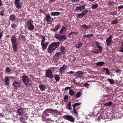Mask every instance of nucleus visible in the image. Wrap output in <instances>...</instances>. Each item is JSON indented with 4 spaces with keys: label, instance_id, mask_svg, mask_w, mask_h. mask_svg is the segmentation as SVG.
Segmentation results:
<instances>
[{
    "label": "nucleus",
    "instance_id": "nucleus-24",
    "mask_svg": "<svg viewBox=\"0 0 123 123\" xmlns=\"http://www.w3.org/2000/svg\"><path fill=\"white\" fill-rule=\"evenodd\" d=\"M9 19L11 21L13 20L16 18V16L14 14L10 15L9 17Z\"/></svg>",
    "mask_w": 123,
    "mask_h": 123
},
{
    "label": "nucleus",
    "instance_id": "nucleus-19",
    "mask_svg": "<svg viewBox=\"0 0 123 123\" xmlns=\"http://www.w3.org/2000/svg\"><path fill=\"white\" fill-rule=\"evenodd\" d=\"M21 83L19 82L14 81L12 83L13 85L15 87H18L21 85Z\"/></svg>",
    "mask_w": 123,
    "mask_h": 123
},
{
    "label": "nucleus",
    "instance_id": "nucleus-57",
    "mask_svg": "<svg viewBox=\"0 0 123 123\" xmlns=\"http://www.w3.org/2000/svg\"><path fill=\"white\" fill-rule=\"evenodd\" d=\"M87 37L86 35H85L83 36L82 38V40L85 39V38Z\"/></svg>",
    "mask_w": 123,
    "mask_h": 123
},
{
    "label": "nucleus",
    "instance_id": "nucleus-28",
    "mask_svg": "<svg viewBox=\"0 0 123 123\" xmlns=\"http://www.w3.org/2000/svg\"><path fill=\"white\" fill-rule=\"evenodd\" d=\"M66 50V49L64 47L62 46H61V50L62 54H65Z\"/></svg>",
    "mask_w": 123,
    "mask_h": 123
},
{
    "label": "nucleus",
    "instance_id": "nucleus-3",
    "mask_svg": "<svg viewBox=\"0 0 123 123\" xmlns=\"http://www.w3.org/2000/svg\"><path fill=\"white\" fill-rule=\"evenodd\" d=\"M50 113L54 114L55 116H53L52 118H48V119L51 121L52 122L54 121L55 120V121H57V120H56L55 118L57 117V116L60 115V112L57 111L56 110H53L52 109H50ZM48 120V119H47Z\"/></svg>",
    "mask_w": 123,
    "mask_h": 123
},
{
    "label": "nucleus",
    "instance_id": "nucleus-38",
    "mask_svg": "<svg viewBox=\"0 0 123 123\" xmlns=\"http://www.w3.org/2000/svg\"><path fill=\"white\" fill-rule=\"evenodd\" d=\"M40 37L41 38H43L41 41V43H44V42L45 41V38L44 36L41 35Z\"/></svg>",
    "mask_w": 123,
    "mask_h": 123
},
{
    "label": "nucleus",
    "instance_id": "nucleus-21",
    "mask_svg": "<svg viewBox=\"0 0 123 123\" xmlns=\"http://www.w3.org/2000/svg\"><path fill=\"white\" fill-rule=\"evenodd\" d=\"M77 35V32H72L69 33L68 34V36L69 37H73L75 35Z\"/></svg>",
    "mask_w": 123,
    "mask_h": 123
},
{
    "label": "nucleus",
    "instance_id": "nucleus-14",
    "mask_svg": "<svg viewBox=\"0 0 123 123\" xmlns=\"http://www.w3.org/2000/svg\"><path fill=\"white\" fill-rule=\"evenodd\" d=\"M24 113L23 112V108L20 107L17 110V113L18 115L20 116H22L23 113Z\"/></svg>",
    "mask_w": 123,
    "mask_h": 123
},
{
    "label": "nucleus",
    "instance_id": "nucleus-47",
    "mask_svg": "<svg viewBox=\"0 0 123 123\" xmlns=\"http://www.w3.org/2000/svg\"><path fill=\"white\" fill-rule=\"evenodd\" d=\"M19 119L20 121L21 122L23 123H25V119L24 118V117H20Z\"/></svg>",
    "mask_w": 123,
    "mask_h": 123
},
{
    "label": "nucleus",
    "instance_id": "nucleus-43",
    "mask_svg": "<svg viewBox=\"0 0 123 123\" xmlns=\"http://www.w3.org/2000/svg\"><path fill=\"white\" fill-rule=\"evenodd\" d=\"M118 23V20L116 19L112 21L111 24H117Z\"/></svg>",
    "mask_w": 123,
    "mask_h": 123
},
{
    "label": "nucleus",
    "instance_id": "nucleus-15",
    "mask_svg": "<svg viewBox=\"0 0 123 123\" xmlns=\"http://www.w3.org/2000/svg\"><path fill=\"white\" fill-rule=\"evenodd\" d=\"M66 119L72 122H74V120L73 117L70 115L67 116Z\"/></svg>",
    "mask_w": 123,
    "mask_h": 123
},
{
    "label": "nucleus",
    "instance_id": "nucleus-36",
    "mask_svg": "<svg viewBox=\"0 0 123 123\" xmlns=\"http://www.w3.org/2000/svg\"><path fill=\"white\" fill-rule=\"evenodd\" d=\"M69 95L71 96H73L74 95V92L72 89H70L69 92Z\"/></svg>",
    "mask_w": 123,
    "mask_h": 123
},
{
    "label": "nucleus",
    "instance_id": "nucleus-64",
    "mask_svg": "<svg viewBox=\"0 0 123 123\" xmlns=\"http://www.w3.org/2000/svg\"><path fill=\"white\" fill-rule=\"evenodd\" d=\"M118 9L123 8V5L122 6H118Z\"/></svg>",
    "mask_w": 123,
    "mask_h": 123
},
{
    "label": "nucleus",
    "instance_id": "nucleus-6",
    "mask_svg": "<svg viewBox=\"0 0 123 123\" xmlns=\"http://www.w3.org/2000/svg\"><path fill=\"white\" fill-rule=\"evenodd\" d=\"M45 76L46 77L49 78L51 79H52L54 77L53 75L52 74V71L49 70L46 71Z\"/></svg>",
    "mask_w": 123,
    "mask_h": 123
},
{
    "label": "nucleus",
    "instance_id": "nucleus-60",
    "mask_svg": "<svg viewBox=\"0 0 123 123\" xmlns=\"http://www.w3.org/2000/svg\"><path fill=\"white\" fill-rule=\"evenodd\" d=\"M70 87H67L65 88V90L66 91H67L68 89H70Z\"/></svg>",
    "mask_w": 123,
    "mask_h": 123
},
{
    "label": "nucleus",
    "instance_id": "nucleus-13",
    "mask_svg": "<svg viewBox=\"0 0 123 123\" xmlns=\"http://www.w3.org/2000/svg\"><path fill=\"white\" fill-rule=\"evenodd\" d=\"M85 5H83L80 6H77L76 7V11L77 12H81L82 10L85 9Z\"/></svg>",
    "mask_w": 123,
    "mask_h": 123
},
{
    "label": "nucleus",
    "instance_id": "nucleus-37",
    "mask_svg": "<svg viewBox=\"0 0 123 123\" xmlns=\"http://www.w3.org/2000/svg\"><path fill=\"white\" fill-rule=\"evenodd\" d=\"M18 25V24L17 23L16 24L15 23H13L11 24V27L14 29H15V28L16 27L17 25Z\"/></svg>",
    "mask_w": 123,
    "mask_h": 123
},
{
    "label": "nucleus",
    "instance_id": "nucleus-10",
    "mask_svg": "<svg viewBox=\"0 0 123 123\" xmlns=\"http://www.w3.org/2000/svg\"><path fill=\"white\" fill-rule=\"evenodd\" d=\"M61 55L60 52H57L54 56L53 60L55 62L58 59L61 57Z\"/></svg>",
    "mask_w": 123,
    "mask_h": 123
},
{
    "label": "nucleus",
    "instance_id": "nucleus-9",
    "mask_svg": "<svg viewBox=\"0 0 123 123\" xmlns=\"http://www.w3.org/2000/svg\"><path fill=\"white\" fill-rule=\"evenodd\" d=\"M112 36L111 35H110L106 40V42L107 43V46H109L111 44L112 42Z\"/></svg>",
    "mask_w": 123,
    "mask_h": 123
},
{
    "label": "nucleus",
    "instance_id": "nucleus-18",
    "mask_svg": "<svg viewBox=\"0 0 123 123\" xmlns=\"http://www.w3.org/2000/svg\"><path fill=\"white\" fill-rule=\"evenodd\" d=\"M61 26L60 25H56L55 26V28H52L50 30L53 31L55 32L57 31L61 27Z\"/></svg>",
    "mask_w": 123,
    "mask_h": 123
},
{
    "label": "nucleus",
    "instance_id": "nucleus-1",
    "mask_svg": "<svg viewBox=\"0 0 123 123\" xmlns=\"http://www.w3.org/2000/svg\"><path fill=\"white\" fill-rule=\"evenodd\" d=\"M60 43L59 42H54L52 43L48 46V51L49 53L51 54L54 51L58 48Z\"/></svg>",
    "mask_w": 123,
    "mask_h": 123
},
{
    "label": "nucleus",
    "instance_id": "nucleus-7",
    "mask_svg": "<svg viewBox=\"0 0 123 123\" xmlns=\"http://www.w3.org/2000/svg\"><path fill=\"white\" fill-rule=\"evenodd\" d=\"M81 104V103H74L73 105V111L74 112L76 115H78V114L77 111L78 110V106L76 107V106L80 105Z\"/></svg>",
    "mask_w": 123,
    "mask_h": 123
},
{
    "label": "nucleus",
    "instance_id": "nucleus-58",
    "mask_svg": "<svg viewBox=\"0 0 123 123\" xmlns=\"http://www.w3.org/2000/svg\"><path fill=\"white\" fill-rule=\"evenodd\" d=\"M116 12H111V13L110 14V15H114V14H116Z\"/></svg>",
    "mask_w": 123,
    "mask_h": 123
},
{
    "label": "nucleus",
    "instance_id": "nucleus-50",
    "mask_svg": "<svg viewBox=\"0 0 123 123\" xmlns=\"http://www.w3.org/2000/svg\"><path fill=\"white\" fill-rule=\"evenodd\" d=\"M74 72L73 71H71L68 72H67V74H69V75L72 74H74Z\"/></svg>",
    "mask_w": 123,
    "mask_h": 123
},
{
    "label": "nucleus",
    "instance_id": "nucleus-41",
    "mask_svg": "<svg viewBox=\"0 0 123 123\" xmlns=\"http://www.w3.org/2000/svg\"><path fill=\"white\" fill-rule=\"evenodd\" d=\"M108 80L111 84H113L114 83V81L113 79L109 78Z\"/></svg>",
    "mask_w": 123,
    "mask_h": 123
},
{
    "label": "nucleus",
    "instance_id": "nucleus-35",
    "mask_svg": "<svg viewBox=\"0 0 123 123\" xmlns=\"http://www.w3.org/2000/svg\"><path fill=\"white\" fill-rule=\"evenodd\" d=\"M65 70L64 69L61 67L60 69V72L61 74H64L65 72Z\"/></svg>",
    "mask_w": 123,
    "mask_h": 123
},
{
    "label": "nucleus",
    "instance_id": "nucleus-31",
    "mask_svg": "<svg viewBox=\"0 0 123 123\" xmlns=\"http://www.w3.org/2000/svg\"><path fill=\"white\" fill-rule=\"evenodd\" d=\"M103 72H104V71L105 70L108 75H109L110 74V71L108 68H103Z\"/></svg>",
    "mask_w": 123,
    "mask_h": 123
},
{
    "label": "nucleus",
    "instance_id": "nucleus-2",
    "mask_svg": "<svg viewBox=\"0 0 123 123\" xmlns=\"http://www.w3.org/2000/svg\"><path fill=\"white\" fill-rule=\"evenodd\" d=\"M22 80L26 86L29 87L32 86V81L28 78L27 76L23 75L22 76Z\"/></svg>",
    "mask_w": 123,
    "mask_h": 123
},
{
    "label": "nucleus",
    "instance_id": "nucleus-54",
    "mask_svg": "<svg viewBox=\"0 0 123 123\" xmlns=\"http://www.w3.org/2000/svg\"><path fill=\"white\" fill-rule=\"evenodd\" d=\"M108 6H109L110 5H113V1H110L108 3Z\"/></svg>",
    "mask_w": 123,
    "mask_h": 123
},
{
    "label": "nucleus",
    "instance_id": "nucleus-12",
    "mask_svg": "<svg viewBox=\"0 0 123 123\" xmlns=\"http://www.w3.org/2000/svg\"><path fill=\"white\" fill-rule=\"evenodd\" d=\"M84 75V73L83 72L79 71H77L74 74V76H76L78 77H83Z\"/></svg>",
    "mask_w": 123,
    "mask_h": 123
},
{
    "label": "nucleus",
    "instance_id": "nucleus-52",
    "mask_svg": "<svg viewBox=\"0 0 123 123\" xmlns=\"http://www.w3.org/2000/svg\"><path fill=\"white\" fill-rule=\"evenodd\" d=\"M76 78H74V79L73 80V83L74 84H75L76 85H78L79 84V83H76L75 82L76 80H75V79Z\"/></svg>",
    "mask_w": 123,
    "mask_h": 123
},
{
    "label": "nucleus",
    "instance_id": "nucleus-46",
    "mask_svg": "<svg viewBox=\"0 0 123 123\" xmlns=\"http://www.w3.org/2000/svg\"><path fill=\"white\" fill-rule=\"evenodd\" d=\"M60 35L59 34H55L54 37L55 38L59 40Z\"/></svg>",
    "mask_w": 123,
    "mask_h": 123
},
{
    "label": "nucleus",
    "instance_id": "nucleus-61",
    "mask_svg": "<svg viewBox=\"0 0 123 123\" xmlns=\"http://www.w3.org/2000/svg\"><path fill=\"white\" fill-rule=\"evenodd\" d=\"M67 66L66 65H63V66L61 67L62 68L64 69H65L67 68Z\"/></svg>",
    "mask_w": 123,
    "mask_h": 123
},
{
    "label": "nucleus",
    "instance_id": "nucleus-33",
    "mask_svg": "<svg viewBox=\"0 0 123 123\" xmlns=\"http://www.w3.org/2000/svg\"><path fill=\"white\" fill-rule=\"evenodd\" d=\"M60 77L59 75H56L54 77L55 80L57 82L59 81L60 79Z\"/></svg>",
    "mask_w": 123,
    "mask_h": 123
},
{
    "label": "nucleus",
    "instance_id": "nucleus-29",
    "mask_svg": "<svg viewBox=\"0 0 123 123\" xmlns=\"http://www.w3.org/2000/svg\"><path fill=\"white\" fill-rule=\"evenodd\" d=\"M67 106L68 109L69 110H72V108L71 107V102L70 101L69 102L68 104L67 105Z\"/></svg>",
    "mask_w": 123,
    "mask_h": 123
},
{
    "label": "nucleus",
    "instance_id": "nucleus-8",
    "mask_svg": "<svg viewBox=\"0 0 123 123\" xmlns=\"http://www.w3.org/2000/svg\"><path fill=\"white\" fill-rule=\"evenodd\" d=\"M27 27L28 29L30 31H32L34 28V25L32 24L30 20H29L27 22Z\"/></svg>",
    "mask_w": 123,
    "mask_h": 123
},
{
    "label": "nucleus",
    "instance_id": "nucleus-25",
    "mask_svg": "<svg viewBox=\"0 0 123 123\" xmlns=\"http://www.w3.org/2000/svg\"><path fill=\"white\" fill-rule=\"evenodd\" d=\"M5 81L6 85H8L9 84L10 82L9 81V77L8 76H6L5 77Z\"/></svg>",
    "mask_w": 123,
    "mask_h": 123
},
{
    "label": "nucleus",
    "instance_id": "nucleus-39",
    "mask_svg": "<svg viewBox=\"0 0 123 123\" xmlns=\"http://www.w3.org/2000/svg\"><path fill=\"white\" fill-rule=\"evenodd\" d=\"M15 3V4L16 7L18 8H20L21 7V5L19 4V3Z\"/></svg>",
    "mask_w": 123,
    "mask_h": 123
},
{
    "label": "nucleus",
    "instance_id": "nucleus-59",
    "mask_svg": "<svg viewBox=\"0 0 123 123\" xmlns=\"http://www.w3.org/2000/svg\"><path fill=\"white\" fill-rule=\"evenodd\" d=\"M119 51L121 53H123V47H121L119 50Z\"/></svg>",
    "mask_w": 123,
    "mask_h": 123
},
{
    "label": "nucleus",
    "instance_id": "nucleus-62",
    "mask_svg": "<svg viewBox=\"0 0 123 123\" xmlns=\"http://www.w3.org/2000/svg\"><path fill=\"white\" fill-rule=\"evenodd\" d=\"M71 1L72 2H80V1L79 0H71Z\"/></svg>",
    "mask_w": 123,
    "mask_h": 123
},
{
    "label": "nucleus",
    "instance_id": "nucleus-42",
    "mask_svg": "<svg viewBox=\"0 0 123 123\" xmlns=\"http://www.w3.org/2000/svg\"><path fill=\"white\" fill-rule=\"evenodd\" d=\"M81 27L86 29H87L88 28V26L84 24L81 25Z\"/></svg>",
    "mask_w": 123,
    "mask_h": 123
},
{
    "label": "nucleus",
    "instance_id": "nucleus-56",
    "mask_svg": "<svg viewBox=\"0 0 123 123\" xmlns=\"http://www.w3.org/2000/svg\"><path fill=\"white\" fill-rule=\"evenodd\" d=\"M97 47L99 49V50H102V47L101 46L99 45L98 46H97Z\"/></svg>",
    "mask_w": 123,
    "mask_h": 123
},
{
    "label": "nucleus",
    "instance_id": "nucleus-34",
    "mask_svg": "<svg viewBox=\"0 0 123 123\" xmlns=\"http://www.w3.org/2000/svg\"><path fill=\"white\" fill-rule=\"evenodd\" d=\"M98 5L97 4H93L91 6V7L93 9H95L98 7Z\"/></svg>",
    "mask_w": 123,
    "mask_h": 123
},
{
    "label": "nucleus",
    "instance_id": "nucleus-48",
    "mask_svg": "<svg viewBox=\"0 0 123 123\" xmlns=\"http://www.w3.org/2000/svg\"><path fill=\"white\" fill-rule=\"evenodd\" d=\"M5 14L4 13V11L3 10H2L0 12V15L1 17L4 16Z\"/></svg>",
    "mask_w": 123,
    "mask_h": 123
},
{
    "label": "nucleus",
    "instance_id": "nucleus-63",
    "mask_svg": "<svg viewBox=\"0 0 123 123\" xmlns=\"http://www.w3.org/2000/svg\"><path fill=\"white\" fill-rule=\"evenodd\" d=\"M20 37L21 39H24L25 38V37L24 36H20Z\"/></svg>",
    "mask_w": 123,
    "mask_h": 123
},
{
    "label": "nucleus",
    "instance_id": "nucleus-53",
    "mask_svg": "<svg viewBox=\"0 0 123 123\" xmlns=\"http://www.w3.org/2000/svg\"><path fill=\"white\" fill-rule=\"evenodd\" d=\"M68 96L67 95H66L64 97V99L65 101H67L68 99Z\"/></svg>",
    "mask_w": 123,
    "mask_h": 123
},
{
    "label": "nucleus",
    "instance_id": "nucleus-11",
    "mask_svg": "<svg viewBox=\"0 0 123 123\" xmlns=\"http://www.w3.org/2000/svg\"><path fill=\"white\" fill-rule=\"evenodd\" d=\"M47 23L48 24H50V23L53 20V19L50 17L49 14L47 15L45 18Z\"/></svg>",
    "mask_w": 123,
    "mask_h": 123
},
{
    "label": "nucleus",
    "instance_id": "nucleus-51",
    "mask_svg": "<svg viewBox=\"0 0 123 123\" xmlns=\"http://www.w3.org/2000/svg\"><path fill=\"white\" fill-rule=\"evenodd\" d=\"M90 85L88 83H86L84 84V86L86 88H89V86Z\"/></svg>",
    "mask_w": 123,
    "mask_h": 123
},
{
    "label": "nucleus",
    "instance_id": "nucleus-44",
    "mask_svg": "<svg viewBox=\"0 0 123 123\" xmlns=\"http://www.w3.org/2000/svg\"><path fill=\"white\" fill-rule=\"evenodd\" d=\"M83 16L82 15L81 13L78 14L77 16V18L81 19L83 17Z\"/></svg>",
    "mask_w": 123,
    "mask_h": 123
},
{
    "label": "nucleus",
    "instance_id": "nucleus-22",
    "mask_svg": "<svg viewBox=\"0 0 123 123\" xmlns=\"http://www.w3.org/2000/svg\"><path fill=\"white\" fill-rule=\"evenodd\" d=\"M105 64L104 62L103 61L98 62V63H95L96 65L100 67Z\"/></svg>",
    "mask_w": 123,
    "mask_h": 123
},
{
    "label": "nucleus",
    "instance_id": "nucleus-20",
    "mask_svg": "<svg viewBox=\"0 0 123 123\" xmlns=\"http://www.w3.org/2000/svg\"><path fill=\"white\" fill-rule=\"evenodd\" d=\"M66 31V29L65 28L64 26H63L60 31L59 33L61 34H64L65 32Z\"/></svg>",
    "mask_w": 123,
    "mask_h": 123
},
{
    "label": "nucleus",
    "instance_id": "nucleus-17",
    "mask_svg": "<svg viewBox=\"0 0 123 123\" xmlns=\"http://www.w3.org/2000/svg\"><path fill=\"white\" fill-rule=\"evenodd\" d=\"M67 38V37L65 35H60L59 40L60 41H64Z\"/></svg>",
    "mask_w": 123,
    "mask_h": 123
},
{
    "label": "nucleus",
    "instance_id": "nucleus-45",
    "mask_svg": "<svg viewBox=\"0 0 123 123\" xmlns=\"http://www.w3.org/2000/svg\"><path fill=\"white\" fill-rule=\"evenodd\" d=\"M6 70L8 73H9L11 71V68L8 67H7L6 69Z\"/></svg>",
    "mask_w": 123,
    "mask_h": 123
},
{
    "label": "nucleus",
    "instance_id": "nucleus-26",
    "mask_svg": "<svg viewBox=\"0 0 123 123\" xmlns=\"http://www.w3.org/2000/svg\"><path fill=\"white\" fill-rule=\"evenodd\" d=\"M39 88H40L41 90L42 91H43L45 90L46 87L44 85H40L39 86Z\"/></svg>",
    "mask_w": 123,
    "mask_h": 123
},
{
    "label": "nucleus",
    "instance_id": "nucleus-40",
    "mask_svg": "<svg viewBox=\"0 0 123 123\" xmlns=\"http://www.w3.org/2000/svg\"><path fill=\"white\" fill-rule=\"evenodd\" d=\"M112 104V103L111 101H110L107 103L104 104V105H106V106H110Z\"/></svg>",
    "mask_w": 123,
    "mask_h": 123
},
{
    "label": "nucleus",
    "instance_id": "nucleus-4",
    "mask_svg": "<svg viewBox=\"0 0 123 123\" xmlns=\"http://www.w3.org/2000/svg\"><path fill=\"white\" fill-rule=\"evenodd\" d=\"M11 41L12 44L13 50L14 51L16 52L17 50L18 47L16 38L14 36H13L12 37L11 39Z\"/></svg>",
    "mask_w": 123,
    "mask_h": 123
},
{
    "label": "nucleus",
    "instance_id": "nucleus-5",
    "mask_svg": "<svg viewBox=\"0 0 123 123\" xmlns=\"http://www.w3.org/2000/svg\"><path fill=\"white\" fill-rule=\"evenodd\" d=\"M49 113H50V109H47L44 111L42 116L43 121L45 120L46 118L49 115Z\"/></svg>",
    "mask_w": 123,
    "mask_h": 123
},
{
    "label": "nucleus",
    "instance_id": "nucleus-23",
    "mask_svg": "<svg viewBox=\"0 0 123 123\" xmlns=\"http://www.w3.org/2000/svg\"><path fill=\"white\" fill-rule=\"evenodd\" d=\"M50 14L51 16H58L59 15L60 13L59 12H51Z\"/></svg>",
    "mask_w": 123,
    "mask_h": 123
},
{
    "label": "nucleus",
    "instance_id": "nucleus-16",
    "mask_svg": "<svg viewBox=\"0 0 123 123\" xmlns=\"http://www.w3.org/2000/svg\"><path fill=\"white\" fill-rule=\"evenodd\" d=\"M49 42H46L45 43H41V45L42 47L44 50L46 49L47 48V46L49 44Z\"/></svg>",
    "mask_w": 123,
    "mask_h": 123
},
{
    "label": "nucleus",
    "instance_id": "nucleus-32",
    "mask_svg": "<svg viewBox=\"0 0 123 123\" xmlns=\"http://www.w3.org/2000/svg\"><path fill=\"white\" fill-rule=\"evenodd\" d=\"M88 12H89L88 10L85 9L84 10V11L81 13L82 15L83 16H84L85 15H86Z\"/></svg>",
    "mask_w": 123,
    "mask_h": 123
},
{
    "label": "nucleus",
    "instance_id": "nucleus-55",
    "mask_svg": "<svg viewBox=\"0 0 123 123\" xmlns=\"http://www.w3.org/2000/svg\"><path fill=\"white\" fill-rule=\"evenodd\" d=\"M120 69L118 68L116 70L115 72L116 73H118L120 72Z\"/></svg>",
    "mask_w": 123,
    "mask_h": 123
},
{
    "label": "nucleus",
    "instance_id": "nucleus-30",
    "mask_svg": "<svg viewBox=\"0 0 123 123\" xmlns=\"http://www.w3.org/2000/svg\"><path fill=\"white\" fill-rule=\"evenodd\" d=\"M82 92L80 91L78 92H77L75 95V97L76 98H79L82 94Z\"/></svg>",
    "mask_w": 123,
    "mask_h": 123
},
{
    "label": "nucleus",
    "instance_id": "nucleus-27",
    "mask_svg": "<svg viewBox=\"0 0 123 123\" xmlns=\"http://www.w3.org/2000/svg\"><path fill=\"white\" fill-rule=\"evenodd\" d=\"M83 43L81 42H79L75 45L76 47L79 48L82 45Z\"/></svg>",
    "mask_w": 123,
    "mask_h": 123
},
{
    "label": "nucleus",
    "instance_id": "nucleus-49",
    "mask_svg": "<svg viewBox=\"0 0 123 123\" xmlns=\"http://www.w3.org/2000/svg\"><path fill=\"white\" fill-rule=\"evenodd\" d=\"M87 37L88 38H90L93 37L94 35L93 34L86 35Z\"/></svg>",
    "mask_w": 123,
    "mask_h": 123
}]
</instances>
